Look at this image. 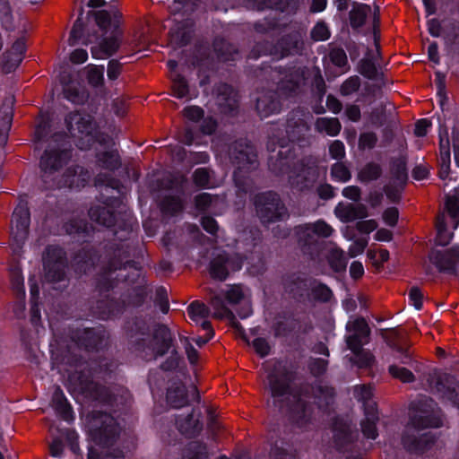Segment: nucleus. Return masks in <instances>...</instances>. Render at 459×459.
Instances as JSON below:
<instances>
[{
    "mask_svg": "<svg viewBox=\"0 0 459 459\" xmlns=\"http://www.w3.org/2000/svg\"><path fill=\"white\" fill-rule=\"evenodd\" d=\"M255 214L263 225L283 221L290 216L280 195L273 190L260 192L253 197Z\"/></svg>",
    "mask_w": 459,
    "mask_h": 459,
    "instance_id": "9",
    "label": "nucleus"
},
{
    "mask_svg": "<svg viewBox=\"0 0 459 459\" xmlns=\"http://www.w3.org/2000/svg\"><path fill=\"white\" fill-rule=\"evenodd\" d=\"M298 368L283 360H276L267 371V389L270 394L268 406L273 411L286 416L299 428L310 424L315 414V403L307 401L309 388L295 385Z\"/></svg>",
    "mask_w": 459,
    "mask_h": 459,
    "instance_id": "1",
    "label": "nucleus"
},
{
    "mask_svg": "<svg viewBox=\"0 0 459 459\" xmlns=\"http://www.w3.org/2000/svg\"><path fill=\"white\" fill-rule=\"evenodd\" d=\"M225 297L214 295L211 298L210 304L214 309L213 316L215 318H223L225 316H234L231 310L225 304Z\"/></svg>",
    "mask_w": 459,
    "mask_h": 459,
    "instance_id": "61",
    "label": "nucleus"
},
{
    "mask_svg": "<svg viewBox=\"0 0 459 459\" xmlns=\"http://www.w3.org/2000/svg\"><path fill=\"white\" fill-rule=\"evenodd\" d=\"M97 163L100 168L116 171L121 167V158L117 151H104L96 154Z\"/></svg>",
    "mask_w": 459,
    "mask_h": 459,
    "instance_id": "42",
    "label": "nucleus"
},
{
    "mask_svg": "<svg viewBox=\"0 0 459 459\" xmlns=\"http://www.w3.org/2000/svg\"><path fill=\"white\" fill-rule=\"evenodd\" d=\"M187 314L189 318L198 323L199 318H206L210 314L209 307L199 300H194L187 307Z\"/></svg>",
    "mask_w": 459,
    "mask_h": 459,
    "instance_id": "62",
    "label": "nucleus"
},
{
    "mask_svg": "<svg viewBox=\"0 0 459 459\" xmlns=\"http://www.w3.org/2000/svg\"><path fill=\"white\" fill-rule=\"evenodd\" d=\"M392 178L400 187L403 188L408 182L407 160L405 157L394 158L390 161Z\"/></svg>",
    "mask_w": 459,
    "mask_h": 459,
    "instance_id": "41",
    "label": "nucleus"
},
{
    "mask_svg": "<svg viewBox=\"0 0 459 459\" xmlns=\"http://www.w3.org/2000/svg\"><path fill=\"white\" fill-rule=\"evenodd\" d=\"M88 426L91 440L103 447L113 446L122 431L116 417L102 411H93Z\"/></svg>",
    "mask_w": 459,
    "mask_h": 459,
    "instance_id": "10",
    "label": "nucleus"
},
{
    "mask_svg": "<svg viewBox=\"0 0 459 459\" xmlns=\"http://www.w3.org/2000/svg\"><path fill=\"white\" fill-rule=\"evenodd\" d=\"M293 233L297 240V244L306 256L311 260H315L319 256L324 247V243L317 239L313 230L308 223L296 225Z\"/></svg>",
    "mask_w": 459,
    "mask_h": 459,
    "instance_id": "20",
    "label": "nucleus"
},
{
    "mask_svg": "<svg viewBox=\"0 0 459 459\" xmlns=\"http://www.w3.org/2000/svg\"><path fill=\"white\" fill-rule=\"evenodd\" d=\"M52 403L56 414L64 420L70 422L74 420L73 407L63 390L57 386L53 394Z\"/></svg>",
    "mask_w": 459,
    "mask_h": 459,
    "instance_id": "39",
    "label": "nucleus"
},
{
    "mask_svg": "<svg viewBox=\"0 0 459 459\" xmlns=\"http://www.w3.org/2000/svg\"><path fill=\"white\" fill-rule=\"evenodd\" d=\"M169 353V356L160 365V368L164 372L175 371L179 368L180 363L184 362L183 356L176 347H173Z\"/></svg>",
    "mask_w": 459,
    "mask_h": 459,
    "instance_id": "60",
    "label": "nucleus"
},
{
    "mask_svg": "<svg viewBox=\"0 0 459 459\" xmlns=\"http://www.w3.org/2000/svg\"><path fill=\"white\" fill-rule=\"evenodd\" d=\"M278 56L276 42L270 40L257 41L248 54L249 59H258L263 56Z\"/></svg>",
    "mask_w": 459,
    "mask_h": 459,
    "instance_id": "50",
    "label": "nucleus"
},
{
    "mask_svg": "<svg viewBox=\"0 0 459 459\" xmlns=\"http://www.w3.org/2000/svg\"><path fill=\"white\" fill-rule=\"evenodd\" d=\"M124 254L123 250L117 247V242H109L104 247V259L106 263L101 266L94 277V287L101 299L111 297L109 292L119 284L117 270L120 268V261L117 256Z\"/></svg>",
    "mask_w": 459,
    "mask_h": 459,
    "instance_id": "7",
    "label": "nucleus"
},
{
    "mask_svg": "<svg viewBox=\"0 0 459 459\" xmlns=\"http://www.w3.org/2000/svg\"><path fill=\"white\" fill-rule=\"evenodd\" d=\"M409 423L418 430L438 429L443 426V412L430 397L423 396L411 403Z\"/></svg>",
    "mask_w": 459,
    "mask_h": 459,
    "instance_id": "8",
    "label": "nucleus"
},
{
    "mask_svg": "<svg viewBox=\"0 0 459 459\" xmlns=\"http://www.w3.org/2000/svg\"><path fill=\"white\" fill-rule=\"evenodd\" d=\"M65 229L68 235L85 242L91 235V226L83 220H72L65 225Z\"/></svg>",
    "mask_w": 459,
    "mask_h": 459,
    "instance_id": "43",
    "label": "nucleus"
},
{
    "mask_svg": "<svg viewBox=\"0 0 459 459\" xmlns=\"http://www.w3.org/2000/svg\"><path fill=\"white\" fill-rule=\"evenodd\" d=\"M271 454L273 459H297L292 445L283 439L274 441Z\"/></svg>",
    "mask_w": 459,
    "mask_h": 459,
    "instance_id": "52",
    "label": "nucleus"
},
{
    "mask_svg": "<svg viewBox=\"0 0 459 459\" xmlns=\"http://www.w3.org/2000/svg\"><path fill=\"white\" fill-rule=\"evenodd\" d=\"M65 123L70 132L77 130L87 138V144L80 146L81 149H90L94 143L106 145L108 143V135L97 129L95 122L90 116L71 113L65 117Z\"/></svg>",
    "mask_w": 459,
    "mask_h": 459,
    "instance_id": "14",
    "label": "nucleus"
},
{
    "mask_svg": "<svg viewBox=\"0 0 459 459\" xmlns=\"http://www.w3.org/2000/svg\"><path fill=\"white\" fill-rule=\"evenodd\" d=\"M302 35L298 30L282 35L277 41L278 56L281 58L300 54L303 50Z\"/></svg>",
    "mask_w": 459,
    "mask_h": 459,
    "instance_id": "27",
    "label": "nucleus"
},
{
    "mask_svg": "<svg viewBox=\"0 0 459 459\" xmlns=\"http://www.w3.org/2000/svg\"><path fill=\"white\" fill-rule=\"evenodd\" d=\"M309 290L312 299L316 302L327 303L333 297L330 287L316 278H311Z\"/></svg>",
    "mask_w": 459,
    "mask_h": 459,
    "instance_id": "45",
    "label": "nucleus"
},
{
    "mask_svg": "<svg viewBox=\"0 0 459 459\" xmlns=\"http://www.w3.org/2000/svg\"><path fill=\"white\" fill-rule=\"evenodd\" d=\"M308 129L307 122L302 117L293 113L288 115L285 131L290 142L301 143Z\"/></svg>",
    "mask_w": 459,
    "mask_h": 459,
    "instance_id": "35",
    "label": "nucleus"
},
{
    "mask_svg": "<svg viewBox=\"0 0 459 459\" xmlns=\"http://www.w3.org/2000/svg\"><path fill=\"white\" fill-rule=\"evenodd\" d=\"M358 71L363 77L372 81L377 80L379 75L382 74V73L378 71L373 57H364L360 59L358 64Z\"/></svg>",
    "mask_w": 459,
    "mask_h": 459,
    "instance_id": "53",
    "label": "nucleus"
},
{
    "mask_svg": "<svg viewBox=\"0 0 459 459\" xmlns=\"http://www.w3.org/2000/svg\"><path fill=\"white\" fill-rule=\"evenodd\" d=\"M366 8H369V6L366 4H360L358 7H353L350 11V25L353 30H358L364 26L367 20Z\"/></svg>",
    "mask_w": 459,
    "mask_h": 459,
    "instance_id": "58",
    "label": "nucleus"
},
{
    "mask_svg": "<svg viewBox=\"0 0 459 459\" xmlns=\"http://www.w3.org/2000/svg\"><path fill=\"white\" fill-rule=\"evenodd\" d=\"M334 213L344 222H351L359 219H364L368 215L366 205L362 204H344L342 202H340L335 206Z\"/></svg>",
    "mask_w": 459,
    "mask_h": 459,
    "instance_id": "36",
    "label": "nucleus"
},
{
    "mask_svg": "<svg viewBox=\"0 0 459 459\" xmlns=\"http://www.w3.org/2000/svg\"><path fill=\"white\" fill-rule=\"evenodd\" d=\"M13 239L19 246H22L29 235V228L30 224V213L29 209L18 207L13 211Z\"/></svg>",
    "mask_w": 459,
    "mask_h": 459,
    "instance_id": "28",
    "label": "nucleus"
},
{
    "mask_svg": "<svg viewBox=\"0 0 459 459\" xmlns=\"http://www.w3.org/2000/svg\"><path fill=\"white\" fill-rule=\"evenodd\" d=\"M64 362L74 368L69 380L82 394L114 413L121 414L130 408L131 394L126 388L110 389L94 381L95 376L111 371L112 363L106 358L88 361L80 354L67 351Z\"/></svg>",
    "mask_w": 459,
    "mask_h": 459,
    "instance_id": "2",
    "label": "nucleus"
},
{
    "mask_svg": "<svg viewBox=\"0 0 459 459\" xmlns=\"http://www.w3.org/2000/svg\"><path fill=\"white\" fill-rule=\"evenodd\" d=\"M229 157L236 168L233 172V181L238 191L244 194L249 193L253 182L248 173L258 166L255 147L247 139L240 138L230 144Z\"/></svg>",
    "mask_w": 459,
    "mask_h": 459,
    "instance_id": "4",
    "label": "nucleus"
},
{
    "mask_svg": "<svg viewBox=\"0 0 459 459\" xmlns=\"http://www.w3.org/2000/svg\"><path fill=\"white\" fill-rule=\"evenodd\" d=\"M435 387L445 399L454 406L459 407V382L455 376L447 373L439 376L436 380Z\"/></svg>",
    "mask_w": 459,
    "mask_h": 459,
    "instance_id": "31",
    "label": "nucleus"
},
{
    "mask_svg": "<svg viewBox=\"0 0 459 459\" xmlns=\"http://www.w3.org/2000/svg\"><path fill=\"white\" fill-rule=\"evenodd\" d=\"M434 264L440 273L457 275V264L447 252L443 253L442 251H437L434 257Z\"/></svg>",
    "mask_w": 459,
    "mask_h": 459,
    "instance_id": "48",
    "label": "nucleus"
},
{
    "mask_svg": "<svg viewBox=\"0 0 459 459\" xmlns=\"http://www.w3.org/2000/svg\"><path fill=\"white\" fill-rule=\"evenodd\" d=\"M439 138V171L438 177L445 180L447 178L450 172V165H451V152H450V141L448 136L447 128L439 127L438 132Z\"/></svg>",
    "mask_w": 459,
    "mask_h": 459,
    "instance_id": "34",
    "label": "nucleus"
},
{
    "mask_svg": "<svg viewBox=\"0 0 459 459\" xmlns=\"http://www.w3.org/2000/svg\"><path fill=\"white\" fill-rule=\"evenodd\" d=\"M244 264V257L238 253L225 250L213 254L209 262V273L213 280L224 281L231 273L238 272Z\"/></svg>",
    "mask_w": 459,
    "mask_h": 459,
    "instance_id": "16",
    "label": "nucleus"
},
{
    "mask_svg": "<svg viewBox=\"0 0 459 459\" xmlns=\"http://www.w3.org/2000/svg\"><path fill=\"white\" fill-rule=\"evenodd\" d=\"M184 459H207V446L204 442L192 441L184 450Z\"/></svg>",
    "mask_w": 459,
    "mask_h": 459,
    "instance_id": "55",
    "label": "nucleus"
},
{
    "mask_svg": "<svg viewBox=\"0 0 459 459\" xmlns=\"http://www.w3.org/2000/svg\"><path fill=\"white\" fill-rule=\"evenodd\" d=\"M176 426L181 435L187 438L198 437L204 429L203 413L198 408H192L186 416H178Z\"/></svg>",
    "mask_w": 459,
    "mask_h": 459,
    "instance_id": "23",
    "label": "nucleus"
},
{
    "mask_svg": "<svg viewBox=\"0 0 459 459\" xmlns=\"http://www.w3.org/2000/svg\"><path fill=\"white\" fill-rule=\"evenodd\" d=\"M160 209L162 214L173 217L183 211L184 204L179 196L168 195L161 199Z\"/></svg>",
    "mask_w": 459,
    "mask_h": 459,
    "instance_id": "47",
    "label": "nucleus"
},
{
    "mask_svg": "<svg viewBox=\"0 0 459 459\" xmlns=\"http://www.w3.org/2000/svg\"><path fill=\"white\" fill-rule=\"evenodd\" d=\"M390 336L384 337L387 346L400 355V361L403 364L410 365L412 361L411 354L409 351L410 342L403 337L395 328L389 329Z\"/></svg>",
    "mask_w": 459,
    "mask_h": 459,
    "instance_id": "33",
    "label": "nucleus"
},
{
    "mask_svg": "<svg viewBox=\"0 0 459 459\" xmlns=\"http://www.w3.org/2000/svg\"><path fill=\"white\" fill-rule=\"evenodd\" d=\"M311 278L299 273L288 274L282 279L283 289L292 299L300 300L309 290Z\"/></svg>",
    "mask_w": 459,
    "mask_h": 459,
    "instance_id": "29",
    "label": "nucleus"
},
{
    "mask_svg": "<svg viewBox=\"0 0 459 459\" xmlns=\"http://www.w3.org/2000/svg\"><path fill=\"white\" fill-rule=\"evenodd\" d=\"M247 8L257 11L275 9L284 11L285 5L281 0H244Z\"/></svg>",
    "mask_w": 459,
    "mask_h": 459,
    "instance_id": "56",
    "label": "nucleus"
},
{
    "mask_svg": "<svg viewBox=\"0 0 459 459\" xmlns=\"http://www.w3.org/2000/svg\"><path fill=\"white\" fill-rule=\"evenodd\" d=\"M331 431L335 448L342 452L359 438V429L355 423L344 415H336L331 420Z\"/></svg>",
    "mask_w": 459,
    "mask_h": 459,
    "instance_id": "18",
    "label": "nucleus"
},
{
    "mask_svg": "<svg viewBox=\"0 0 459 459\" xmlns=\"http://www.w3.org/2000/svg\"><path fill=\"white\" fill-rule=\"evenodd\" d=\"M145 285L139 284L125 291L119 299L107 297L100 299L91 306L93 315L100 320L114 319L120 316L127 307L139 308L147 299Z\"/></svg>",
    "mask_w": 459,
    "mask_h": 459,
    "instance_id": "5",
    "label": "nucleus"
},
{
    "mask_svg": "<svg viewBox=\"0 0 459 459\" xmlns=\"http://www.w3.org/2000/svg\"><path fill=\"white\" fill-rule=\"evenodd\" d=\"M215 100L221 114L230 117L237 115L239 107L238 94L231 85L226 82L218 84L215 88Z\"/></svg>",
    "mask_w": 459,
    "mask_h": 459,
    "instance_id": "21",
    "label": "nucleus"
},
{
    "mask_svg": "<svg viewBox=\"0 0 459 459\" xmlns=\"http://www.w3.org/2000/svg\"><path fill=\"white\" fill-rule=\"evenodd\" d=\"M97 200L104 206H91L89 210L90 219L106 228L114 227L117 222L116 209L122 205V197L100 193Z\"/></svg>",
    "mask_w": 459,
    "mask_h": 459,
    "instance_id": "17",
    "label": "nucleus"
},
{
    "mask_svg": "<svg viewBox=\"0 0 459 459\" xmlns=\"http://www.w3.org/2000/svg\"><path fill=\"white\" fill-rule=\"evenodd\" d=\"M96 185L104 186V190L100 193L109 195L110 191H116L117 195L120 196L123 193L124 186L121 181L108 174H100L96 178Z\"/></svg>",
    "mask_w": 459,
    "mask_h": 459,
    "instance_id": "49",
    "label": "nucleus"
},
{
    "mask_svg": "<svg viewBox=\"0 0 459 459\" xmlns=\"http://www.w3.org/2000/svg\"><path fill=\"white\" fill-rule=\"evenodd\" d=\"M330 176L333 181L346 183L351 180V173L342 162H335L331 167Z\"/></svg>",
    "mask_w": 459,
    "mask_h": 459,
    "instance_id": "63",
    "label": "nucleus"
},
{
    "mask_svg": "<svg viewBox=\"0 0 459 459\" xmlns=\"http://www.w3.org/2000/svg\"><path fill=\"white\" fill-rule=\"evenodd\" d=\"M366 418L361 420V432L368 439L375 440L378 437L377 423L379 420L377 409L375 404L365 405Z\"/></svg>",
    "mask_w": 459,
    "mask_h": 459,
    "instance_id": "40",
    "label": "nucleus"
},
{
    "mask_svg": "<svg viewBox=\"0 0 459 459\" xmlns=\"http://www.w3.org/2000/svg\"><path fill=\"white\" fill-rule=\"evenodd\" d=\"M316 403L321 411H326L334 401V390L326 385H318L315 394Z\"/></svg>",
    "mask_w": 459,
    "mask_h": 459,
    "instance_id": "51",
    "label": "nucleus"
},
{
    "mask_svg": "<svg viewBox=\"0 0 459 459\" xmlns=\"http://www.w3.org/2000/svg\"><path fill=\"white\" fill-rule=\"evenodd\" d=\"M68 259L66 252L58 246H48L43 258L44 277L48 282L66 281Z\"/></svg>",
    "mask_w": 459,
    "mask_h": 459,
    "instance_id": "13",
    "label": "nucleus"
},
{
    "mask_svg": "<svg viewBox=\"0 0 459 459\" xmlns=\"http://www.w3.org/2000/svg\"><path fill=\"white\" fill-rule=\"evenodd\" d=\"M151 331L149 321L143 315L134 316L125 323V332L130 339L146 338Z\"/></svg>",
    "mask_w": 459,
    "mask_h": 459,
    "instance_id": "37",
    "label": "nucleus"
},
{
    "mask_svg": "<svg viewBox=\"0 0 459 459\" xmlns=\"http://www.w3.org/2000/svg\"><path fill=\"white\" fill-rule=\"evenodd\" d=\"M71 339L81 350L99 352L108 347L109 334L106 328L100 325L94 327H78L72 332Z\"/></svg>",
    "mask_w": 459,
    "mask_h": 459,
    "instance_id": "12",
    "label": "nucleus"
},
{
    "mask_svg": "<svg viewBox=\"0 0 459 459\" xmlns=\"http://www.w3.org/2000/svg\"><path fill=\"white\" fill-rule=\"evenodd\" d=\"M330 268L335 273H343L347 267V258L343 251L340 249H333L327 257Z\"/></svg>",
    "mask_w": 459,
    "mask_h": 459,
    "instance_id": "57",
    "label": "nucleus"
},
{
    "mask_svg": "<svg viewBox=\"0 0 459 459\" xmlns=\"http://www.w3.org/2000/svg\"><path fill=\"white\" fill-rule=\"evenodd\" d=\"M149 336V340L141 337L132 341V349L145 360L164 357L175 347V337L165 324L156 323Z\"/></svg>",
    "mask_w": 459,
    "mask_h": 459,
    "instance_id": "6",
    "label": "nucleus"
},
{
    "mask_svg": "<svg viewBox=\"0 0 459 459\" xmlns=\"http://www.w3.org/2000/svg\"><path fill=\"white\" fill-rule=\"evenodd\" d=\"M117 247L125 253L117 256V261H120L121 264L120 268L117 270L119 283H126L128 285L140 283L145 285L146 280L143 276L141 263L132 259L141 250H138L133 243L127 241L117 243Z\"/></svg>",
    "mask_w": 459,
    "mask_h": 459,
    "instance_id": "11",
    "label": "nucleus"
},
{
    "mask_svg": "<svg viewBox=\"0 0 459 459\" xmlns=\"http://www.w3.org/2000/svg\"><path fill=\"white\" fill-rule=\"evenodd\" d=\"M166 401L173 409H180L189 404L188 390L182 380H170L166 392Z\"/></svg>",
    "mask_w": 459,
    "mask_h": 459,
    "instance_id": "30",
    "label": "nucleus"
},
{
    "mask_svg": "<svg viewBox=\"0 0 459 459\" xmlns=\"http://www.w3.org/2000/svg\"><path fill=\"white\" fill-rule=\"evenodd\" d=\"M437 441V437L431 432L420 435L403 434L402 444L406 451L414 455H423L432 448Z\"/></svg>",
    "mask_w": 459,
    "mask_h": 459,
    "instance_id": "24",
    "label": "nucleus"
},
{
    "mask_svg": "<svg viewBox=\"0 0 459 459\" xmlns=\"http://www.w3.org/2000/svg\"><path fill=\"white\" fill-rule=\"evenodd\" d=\"M271 70L279 75L277 89L286 97L295 94L299 89L300 74L294 66H271Z\"/></svg>",
    "mask_w": 459,
    "mask_h": 459,
    "instance_id": "22",
    "label": "nucleus"
},
{
    "mask_svg": "<svg viewBox=\"0 0 459 459\" xmlns=\"http://www.w3.org/2000/svg\"><path fill=\"white\" fill-rule=\"evenodd\" d=\"M319 178V168L316 159L311 156L303 157L295 162L290 184L298 191L309 190Z\"/></svg>",
    "mask_w": 459,
    "mask_h": 459,
    "instance_id": "15",
    "label": "nucleus"
},
{
    "mask_svg": "<svg viewBox=\"0 0 459 459\" xmlns=\"http://www.w3.org/2000/svg\"><path fill=\"white\" fill-rule=\"evenodd\" d=\"M295 156V152L291 148L281 145L277 157H271L268 160L270 171L278 177L291 175Z\"/></svg>",
    "mask_w": 459,
    "mask_h": 459,
    "instance_id": "25",
    "label": "nucleus"
},
{
    "mask_svg": "<svg viewBox=\"0 0 459 459\" xmlns=\"http://www.w3.org/2000/svg\"><path fill=\"white\" fill-rule=\"evenodd\" d=\"M383 174L382 166L375 161L367 162L358 172L357 178L362 184L378 180Z\"/></svg>",
    "mask_w": 459,
    "mask_h": 459,
    "instance_id": "46",
    "label": "nucleus"
},
{
    "mask_svg": "<svg viewBox=\"0 0 459 459\" xmlns=\"http://www.w3.org/2000/svg\"><path fill=\"white\" fill-rule=\"evenodd\" d=\"M192 35V27L189 24L183 22L171 30L170 41L177 48L186 47L190 43Z\"/></svg>",
    "mask_w": 459,
    "mask_h": 459,
    "instance_id": "44",
    "label": "nucleus"
},
{
    "mask_svg": "<svg viewBox=\"0 0 459 459\" xmlns=\"http://www.w3.org/2000/svg\"><path fill=\"white\" fill-rule=\"evenodd\" d=\"M255 109L261 118L280 113L281 101L276 91H265L255 100Z\"/></svg>",
    "mask_w": 459,
    "mask_h": 459,
    "instance_id": "26",
    "label": "nucleus"
},
{
    "mask_svg": "<svg viewBox=\"0 0 459 459\" xmlns=\"http://www.w3.org/2000/svg\"><path fill=\"white\" fill-rule=\"evenodd\" d=\"M346 329L352 332L354 334L366 338H369L371 333L367 320L362 316L354 319L352 322H349L346 325Z\"/></svg>",
    "mask_w": 459,
    "mask_h": 459,
    "instance_id": "64",
    "label": "nucleus"
},
{
    "mask_svg": "<svg viewBox=\"0 0 459 459\" xmlns=\"http://www.w3.org/2000/svg\"><path fill=\"white\" fill-rule=\"evenodd\" d=\"M272 329L273 331L274 337H287L295 329L294 319L286 318L285 316L281 318V316H279L273 323Z\"/></svg>",
    "mask_w": 459,
    "mask_h": 459,
    "instance_id": "54",
    "label": "nucleus"
},
{
    "mask_svg": "<svg viewBox=\"0 0 459 459\" xmlns=\"http://www.w3.org/2000/svg\"><path fill=\"white\" fill-rule=\"evenodd\" d=\"M316 126L320 131H325L330 136H336L342 128L341 123L336 117L318 118Z\"/></svg>",
    "mask_w": 459,
    "mask_h": 459,
    "instance_id": "59",
    "label": "nucleus"
},
{
    "mask_svg": "<svg viewBox=\"0 0 459 459\" xmlns=\"http://www.w3.org/2000/svg\"><path fill=\"white\" fill-rule=\"evenodd\" d=\"M71 158L72 151L70 149L62 148L59 144H48L39 160L42 177L58 172L69 162Z\"/></svg>",
    "mask_w": 459,
    "mask_h": 459,
    "instance_id": "19",
    "label": "nucleus"
},
{
    "mask_svg": "<svg viewBox=\"0 0 459 459\" xmlns=\"http://www.w3.org/2000/svg\"><path fill=\"white\" fill-rule=\"evenodd\" d=\"M74 22L69 36V45L75 46L95 44L91 48V56L95 59L110 57L121 46L123 31L120 29L121 13H110L107 10L89 11L84 24L81 17Z\"/></svg>",
    "mask_w": 459,
    "mask_h": 459,
    "instance_id": "3",
    "label": "nucleus"
},
{
    "mask_svg": "<svg viewBox=\"0 0 459 459\" xmlns=\"http://www.w3.org/2000/svg\"><path fill=\"white\" fill-rule=\"evenodd\" d=\"M90 179L91 173L88 169L80 165H73L65 170L61 181L65 187L80 190L89 183Z\"/></svg>",
    "mask_w": 459,
    "mask_h": 459,
    "instance_id": "32",
    "label": "nucleus"
},
{
    "mask_svg": "<svg viewBox=\"0 0 459 459\" xmlns=\"http://www.w3.org/2000/svg\"><path fill=\"white\" fill-rule=\"evenodd\" d=\"M75 271L82 274L90 273L99 261V255L93 248L82 247L74 258Z\"/></svg>",
    "mask_w": 459,
    "mask_h": 459,
    "instance_id": "38",
    "label": "nucleus"
}]
</instances>
